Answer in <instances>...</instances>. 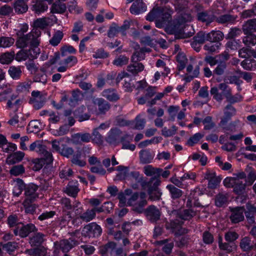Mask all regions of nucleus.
<instances>
[{
  "label": "nucleus",
  "mask_w": 256,
  "mask_h": 256,
  "mask_svg": "<svg viewBox=\"0 0 256 256\" xmlns=\"http://www.w3.org/2000/svg\"><path fill=\"white\" fill-rule=\"evenodd\" d=\"M172 10L166 8L154 7L146 16V20L152 22L156 20L157 28H162L168 26L172 20Z\"/></svg>",
  "instance_id": "nucleus-1"
},
{
  "label": "nucleus",
  "mask_w": 256,
  "mask_h": 256,
  "mask_svg": "<svg viewBox=\"0 0 256 256\" xmlns=\"http://www.w3.org/2000/svg\"><path fill=\"white\" fill-rule=\"evenodd\" d=\"M128 136V134H124L118 128H114L108 132L106 140L110 144L116 146L126 140Z\"/></svg>",
  "instance_id": "nucleus-2"
},
{
  "label": "nucleus",
  "mask_w": 256,
  "mask_h": 256,
  "mask_svg": "<svg viewBox=\"0 0 256 256\" xmlns=\"http://www.w3.org/2000/svg\"><path fill=\"white\" fill-rule=\"evenodd\" d=\"M41 35V31L40 29L34 28L31 32L28 34V46L32 51L38 50V54H40V48L38 46L40 44V37Z\"/></svg>",
  "instance_id": "nucleus-3"
},
{
  "label": "nucleus",
  "mask_w": 256,
  "mask_h": 256,
  "mask_svg": "<svg viewBox=\"0 0 256 256\" xmlns=\"http://www.w3.org/2000/svg\"><path fill=\"white\" fill-rule=\"evenodd\" d=\"M38 231V228L35 225L32 223H29L24 224L23 223H20V225L17 226L14 230V232L16 236H18L21 238H25L28 236L32 232H36Z\"/></svg>",
  "instance_id": "nucleus-4"
},
{
  "label": "nucleus",
  "mask_w": 256,
  "mask_h": 256,
  "mask_svg": "<svg viewBox=\"0 0 256 256\" xmlns=\"http://www.w3.org/2000/svg\"><path fill=\"white\" fill-rule=\"evenodd\" d=\"M224 184L227 188H232L234 192L238 194H243L246 188L245 184L238 178H226Z\"/></svg>",
  "instance_id": "nucleus-5"
},
{
  "label": "nucleus",
  "mask_w": 256,
  "mask_h": 256,
  "mask_svg": "<svg viewBox=\"0 0 256 256\" xmlns=\"http://www.w3.org/2000/svg\"><path fill=\"white\" fill-rule=\"evenodd\" d=\"M196 18L198 21L206 24V26H208L214 21L216 16L209 11L204 10L202 6H196Z\"/></svg>",
  "instance_id": "nucleus-6"
},
{
  "label": "nucleus",
  "mask_w": 256,
  "mask_h": 256,
  "mask_svg": "<svg viewBox=\"0 0 256 256\" xmlns=\"http://www.w3.org/2000/svg\"><path fill=\"white\" fill-rule=\"evenodd\" d=\"M30 150L35 151L43 156H47L48 162H53L52 154L46 150V146L40 141L36 140L32 143L30 146Z\"/></svg>",
  "instance_id": "nucleus-7"
},
{
  "label": "nucleus",
  "mask_w": 256,
  "mask_h": 256,
  "mask_svg": "<svg viewBox=\"0 0 256 256\" xmlns=\"http://www.w3.org/2000/svg\"><path fill=\"white\" fill-rule=\"evenodd\" d=\"M77 244L78 242L72 238L62 240L54 242L56 248L62 250L63 252H68Z\"/></svg>",
  "instance_id": "nucleus-8"
},
{
  "label": "nucleus",
  "mask_w": 256,
  "mask_h": 256,
  "mask_svg": "<svg viewBox=\"0 0 256 256\" xmlns=\"http://www.w3.org/2000/svg\"><path fill=\"white\" fill-rule=\"evenodd\" d=\"M182 220L176 219L166 223V228L170 230L175 235H181L188 232L186 229L182 227Z\"/></svg>",
  "instance_id": "nucleus-9"
},
{
  "label": "nucleus",
  "mask_w": 256,
  "mask_h": 256,
  "mask_svg": "<svg viewBox=\"0 0 256 256\" xmlns=\"http://www.w3.org/2000/svg\"><path fill=\"white\" fill-rule=\"evenodd\" d=\"M46 101L44 95L40 91H33L32 92V98H30V102L33 104L36 110L41 108Z\"/></svg>",
  "instance_id": "nucleus-10"
},
{
  "label": "nucleus",
  "mask_w": 256,
  "mask_h": 256,
  "mask_svg": "<svg viewBox=\"0 0 256 256\" xmlns=\"http://www.w3.org/2000/svg\"><path fill=\"white\" fill-rule=\"evenodd\" d=\"M230 208L231 212L230 218L232 224H237L244 220V212H245L244 206Z\"/></svg>",
  "instance_id": "nucleus-11"
},
{
  "label": "nucleus",
  "mask_w": 256,
  "mask_h": 256,
  "mask_svg": "<svg viewBox=\"0 0 256 256\" xmlns=\"http://www.w3.org/2000/svg\"><path fill=\"white\" fill-rule=\"evenodd\" d=\"M38 50H34V52L30 49H23L19 51L16 56V60L18 61L26 60L27 59L33 60L37 58L40 54Z\"/></svg>",
  "instance_id": "nucleus-12"
},
{
  "label": "nucleus",
  "mask_w": 256,
  "mask_h": 256,
  "mask_svg": "<svg viewBox=\"0 0 256 256\" xmlns=\"http://www.w3.org/2000/svg\"><path fill=\"white\" fill-rule=\"evenodd\" d=\"M144 214L147 219L152 222H155L158 220L161 214L159 209L154 205L148 206L145 210Z\"/></svg>",
  "instance_id": "nucleus-13"
},
{
  "label": "nucleus",
  "mask_w": 256,
  "mask_h": 256,
  "mask_svg": "<svg viewBox=\"0 0 256 256\" xmlns=\"http://www.w3.org/2000/svg\"><path fill=\"white\" fill-rule=\"evenodd\" d=\"M84 232H86L88 236L94 237L98 236L100 235L102 230L100 226L95 222L90 223L85 226L83 229Z\"/></svg>",
  "instance_id": "nucleus-14"
},
{
  "label": "nucleus",
  "mask_w": 256,
  "mask_h": 256,
  "mask_svg": "<svg viewBox=\"0 0 256 256\" xmlns=\"http://www.w3.org/2000/svg\"><path fill=\"white\" fill-rule=\"evenodd\" d=\"M227 64L225 62H220L213 70L214 78L217 82L222 80V76L224 75L226 70Z\"/></svg>",
  "instance_id": "nucleus-15"
},
{
  "label": "nucleus",
  "mask_w": 256,
  "mask_h": 256,
  "mask_svg": "<svg viewBox=\"0 0 256 256\" xmlns=\"http://www.w3.org/2000/svg\"><path fill=\"white\" fill-rule=\"evenodd\" d=\"M146 195L145 192H140V200H139L138 202L132 205V210L134 212L138 214H142L144 212L145 210L144 207L147 204V200H146Z\"/></svg>",
  "instance_id": "nucleus-16"
},
{
  "label": "nucleus",
  "mask_w": 256,
  "mask_h": 256,
  "mask_svg": "<svg viewBox=\"0 0 256 256\" xmlns=\"http://www.w3.org/2000/svg\"><path fill=\"white\" fill-rule=\"evenodd\" d=\"M236 110L230 104L227 105L224 110V116L222 119L220 124L224 128L228 130L226 127L224 126L228 121L231 117L236 114Z\"/></svg>",
  "instance_id": "nucleus-17"
},
{
  "label": "nucleus",
  "mask_w": 256,
  "mask_h": 256,
  "mask_svg": "<svg viewBox=\"0 0 256 256\" xmlns=\"http://www.w3.org/2000/svg\"><path fill=\"white\" fill-rule=\"evenodd\" d=\"M246 210L244 214L246 220L249 224H254L255 218L254 214H256V206L250 202H248L246 204Z\"/></svg>",
  "instance_id": "nucleus-18"
},
{
  "label": "nucleus",
  "mask_w": 256,
  "mask_h": 256,
  "mask_svg": "<svg viewBox=\"0 0 256 256\" xmlns=\"http://www.w3.org/2000/svg\"><path fill=\"white\" fill-rule=\"evenodd\" d=\"M204 178L208 180V188L214 189L220 182V179L217 177L214 172L207 171L204 174Z\"/></svg>",
  "instance_id": "nucleus-19"
},
{
  "label": "nucleus",
  "mask_w": 256,
  "mask_h": 256,
  "mask_svg": "<svg viewBox=\"0 0 256 256\" xmlns=\"http://www.w3.org/2000/svg\"><path fill=\"white\" fill-rule=\"evenodd\" d=\"M61 54H55L54 58L50 60V64H54L58 59L60 58V56L63 58L66 56L67 52L69 54H75L76 49L71 46H64L61 48Z\"/></svg>",
  "instance_id": "nucleus-20"
},
{
  "label": "nucleus",
  "mask_w": 256,
  "mask_h": 256,
  "mask_svg": "<svg viewBox=\"0 0 256 256\" xmlns=\"http://www.w3.org/2000/svg\"><path fill=\"white\" fill-rule=\"evenodd\" d=\"M160 184V180L156 177L151 178L148 182H143L142 186L146 189L148 192L158 190V186Z\"/></svg>",
  "instance_id": "nucleus-21"
},
{
  "label": "nucleus",
  "mask_w": 256,
  "mask_h": 256,
  "mask_svg": "<svg viewBox=\"0 0 256 256\" xmlns=\"http://www.w3.org/2000/svg\"><path fill=\"white\" fill-rule=\"evenodd\" d=\"M240 247L243 252H249L254 248L256 249V243L254 244L250 238L245 236L240 240Z\"/></svg>",
  "instance_id": "nucleus-22"
},
{
  "label": "nucleus",
  "mask_w": 256,
  "mask_h": 256,
  "mask_svg": "<svg viewBox=\"0 0 256 256\" xmlns=\"http://www.w3.org/2000/svg\"><path fill=\"white\" fill-rule=\"evenodd\" d=\"M140 163L147 164L150 163L154 158V154L150 150L144 149L139 152Z\"/></svg>",
  "instance_id": "nucleus-23"
},
{
  "label": "nucleus",
  "mask_w": 256,
  "mask_h": 256,
  "mask_svg": "<svg viewBox=\"0 0 256 256\" xmlns=\"http://www.w3.org/2000/svg\"><path fill=\"white\" fill-rule=\"evenodd\" d=\"M94 104L98 107V112L100 114H105L110 108V104L102 98H96Z\"/></svg>",
  "instance_id": "nucleus-24"
},
{
  "label": "nucleus",
  "mask_w": 256,
  "mask_h": 256,
  "mask_svg": "<svg viewBox=\"0 0 256 256\" xmlns=\"http://www.w3.org/2000/svg\"><path fill=\"white\" fill-rule=\"evenodd\" d=\"M28 0H15L14 8V10L18 14H22L26 12L28 10Z\"/></svg>",
  "instance_id": "nucleus-25"
},
{
  "label": "nucleus",
  "mask_w": 256,
  "mask_h": 256,
  "mask_svg": "<svg viewBox=\"0 0 256 256\" xmlns=\"http://www.w3.org/2000/svg\"><path fill=\"white\" fill-rule=\"evenodd\" d=\"M146 6L142 0H136L130 8V12L132 14H138L145 12Z\"/></svg>",
  "instance_id": "nucleus-26"
},
{
  "label": "nucleus",
  "mask_w": 256,
  "mask_h": 256,
  "mask_svg": "<svg viewBox=\"0 0 256 256\" xmlns=\"http://www.w3.org/2000/svg\"><path fill=\"white\" fill-rule=\"evenodd\" d=\"M80 189L78 182L73 183L70 182L64 188V192L68 196L73 198H76Z\"/></svg>",
  "instance_id": "nucleus-27"
},
{
  "label": "nucleus",
  "mask_w": 256,
  "mask_h": 256,
  "mask_svg": "<svg viewBox=\"0 0 256 256\" xmlns=\"http://www.w3.org/2000/svg\"><path fill=\"white\" fill-rule=\"evenodd\" d=\"M92 139V136L90 134L77 133L72 136V140L74 143L78 144L80 142H89Z\"/></svg>",
  "instance_id": "nucleus-28"
},
{
  "label": "nucleus",
  "mask_w": 256,
  "mask_h": 256,
  "mask_svg": "<svg viewBox=\"0 0 256 256\" xmlns=\"http://www.w3.org/2000/svg\"><path fill=\"white\" fill-rule=\"evenodd\" d=\"M242 30L244 34L256 32V18H252L246 21L242 26Z\"/></svg>",
  "instance_id": "nucleus-29"
},
{
  "label": "nucleus",
  "mask_w": 256,
  "mask_h": 256,
  "mask_svg": "<svg viewBox=\"0 0 256 256\" xmlns=\"http://www.w3.org/2000/svg\"><path fill=\"white\" fill-rule=\"evenodd\" d=\"M102 96L110 102H116L120 99V96L116 90L108 88L103 90Z\"/></svg>",
  "instance_id": "nucleus-30"
},
{
  "label": "nucleus",
  "mask_w": 256,
  "mask_h": 256,
  "mask_svg": "<svg viewBox=\"0 0 256 256\" xmlns=\"http://www.w3.org/2000/svg\"><path fill=\"white\" fill-rule=\"evenodd\" d=\"M155 244L158 246L164 245L162 250L166 254L171 253L174 246V242L169 238L156 241Z\"/></svg>",
  "instance_id": "nucleus-31"
},
{
  "label": "nucleus",
  "mask_w": 256,
  "mask_h": 256,
  "mask_svg": "<svg viewBox=\"0 0 256 256\" xmlns=\"http://www.w3.org/2000/svg\"><path fill=\"white\" fill-rule=\"evenodd\" d=\"M132 62V64L127 66L126 70L132 74L136 76L144 70V66L142 63L138 62Z\"/></svg>",
  "instance_id": "nucleus-32"
},
{
  "label": "nucleus",
  "mask_w": 256,
  "mask_h": 256,
  "mask_svg": "<svg viewBox=\"0 0 256 256\" xmlns=\"http://www.w3.org/2000/svg\"><path fill=\"white\" fill-rule=\"evenodd\" d=\"M24 156V152L18 151L9 155L6 160V163L8 164H14L20 162Z\"/></svg>",
  "instance_id": "nucleus-33"
},
{
  "label": "nucleus",
  "mask_w": 256,
  "mask_h": 256,
  "mask_svg": "<svg viewBox=\"0 0 256 256\" xmlns=\"http://www.w3.org/2000/svg\"><path fill=\"white\" fill-rule=\"evenodd\" d=\"M166 188L170 192L171 198L173 200H176L180 198L184 194V192L182 190L173 184L168 185Z\"/></svg>",
  "instance_id": "nucleus-34"
},
{
  "label": "nucleus",
  "mask_w": 256,
  "mask_h": 256,
  "mask_svg": "<svg viewBox=\"0 0 256 256\" xmlns=\"http://www.w3.org/2000/svg\"><path fill=\"white\" fill-rule=\"evenodd\" d=\"M224 34L220 30H212L207 34V41L212 42H220L223 40Z\"/></svg>",
  "instance_id": "nucleus-35"
},
{
  "label": "nucleus",
  "mask_w": 256,
  "mask_h": 256,
  "mask_svg": "<svg viewBox=\"0 0 256 256\" xmlns=\"http://www.w3.org/2000/svg\"><path fill=\"white\" fill-rule=\"evenodd\" d=\"M29 238V243L32 246H39L44 241V235L41 232H37Z\"/></svg>",
  "instance_id": "nucleus-36"
},
{
  "label": "nucleus",
  "mask_w": 256,
  "mask_h": 256,
  "mask_svg": "<svg viewBox=\"0 0 256 256\" xmlns=\"http://www.w3.org/2000/svg\"><path fill=\"white\" fill-rule=\"evenodd\" d=\"M44 158H36L32 160L34 166L32 168L34 171H38L40 170L42 166L45 164H49L52 162H48L47 156H44Z\"/></svg>",
  "instance_id": "nucleus-37"
},
{
  "label": "nucleus",
  "mask_w": 256,
  "mask_h": 256,
  "mask_svg": "<svg viewBox=\"0 0 256 256\" xmlns=\"http://www.w3.org/2000/svg\"><path fill=\"white\" fill-rule=\"evenodd\" d=\"M236 20V17L230 14H224L218 17L216 16L214 21L220 24H228L233 23Z\"/></svg>",
  "instance_id": "nucleus-38"
},
{
  "label": "nucleus",
  "mask_w": 256,
  "mask_h": 256,
  "mask_svg": "<svg viewBox=\"0 0 256 256\" xmlns=\"http://www.w3.org/2000/svg\"><path fill=\"white\" fill-rule=\"evenodd\" d=\"M162 170L160 168H155L151 165H146L144 168V174L149 176H159Z\"/></svg>",
  "instance_id": "nucleus-39"
},
{
  "label": "nucleus",
  "mask_w": 256,
  "mask_h": 256,
  "mask_svg": "<svg viewBox=\"0 0 256 256\" xmlns=\"http://www.w3.org/2000/svg\"><path fill=\"white\" fill-rule=\"evenodd\" d=\"M48 9L46 4L40 0H36L35 4L32 5V10L36 14H40Z\"/></svg>",
  "instance_id": "nucleus-40"
},
{
  "label": "nucleus",
  "mask_w": 256,
  "mask_h": 256,
  "mask_svg": "<svg viewBox=\"0 0 256 256\" xmlns=\"http://www.w3.org/2000/svg\"><path fill=\"white\" fill-rule=\"evenodd\" d=\"M66 10V6L64 3L60 0L52 4L50 8V12L52 14H63Z\"/></svg>",
  "instance_id": "nucleus-41"
},
{
  "label": "nucleus",
  "mask_w": 256,
  "mask_h": 256,
  "mask_svg": "<svg viewBox=\"0 0 256 256\" xmlns=\"http://www.w3.org/2000/svg\"><path fill=\"white\" fill-rule=\"evenodd\" d=\"M60 60L59 62L60 65H66L68 67L72 66L76 64L78 62V59L76 57L73 56H70L66 58L61 57L60 59Z\"/></svg>",
  "instance_id": "nucleus-42"
},
{
  "label": "nucleus",
  "mask_w": 256,
  "mask_h": 256,
  "mask_svg": "<svg viewBox=\"0 0 256 256\" xmlns=\"http://www.w3.org/2000/svg\"><path fill=\"white\" fill-rule=\"evenodd\" d=\"M81 156V153L78 151L76 154L73 155L71 159L72 164L80 167L84 166L86 164V161L84 159H82Z\"/></svg>",
  "instance_id": "nucleus-43"
},
{
  "label": "nucleus",
  "mask_w": 256,
  "mask_h": 256,
  "mask_svg": "<svg viewBox=\"0 0 256 256\" xmlns=\"http://www.w3.org/2000/svg\"><path fill=\"white\" fill-rule=\"evenodd\" d=\"M246 36L242 38V42L247 46L256 44V36L253 33L244 34Z\"/></svg>",
  "instance_id": "nucleus-44"
},
{
  "label": "nucleus",
  "mask_w": 256,
  "mask_h": 256,
  "mask_svg": "<svg viewBox=\"0 0 256 256\" xmlns=\"http://www.w3.org/2000/svg\"><path fill=\"white\" fill-rule=\"evenodd\" d=\"M240 64L244 70H253L256 68V60L252 58L245 59L241 62Z\"/></svg>",
  "instance_id": "nucleus-45"
},
{
  "label": "nucleus",
  "mask_w": 256,
  "mask_h": 256,
  "mask_svg": "<svg viewBox=\"0 0 256 256\" xmlns=\"http://www.w3.org/2000/svg\"><path fill=\"white\" fill-rule=\"evenodd\" d=\"M228 196L227 194L219 193L215 198L216 205L221 207L226 204Z\"/></svg>",
  "instance_id": "nucleus-46"
},
{
  "label": "nucleus",
  "mask_w": 256,
  "mask_h": 256,
  "mask_svg": "<svg viewBox=\"0 0 256 256\" xmlns=\"http://www.w3.org/2000/svg\"><path fill=\"white\" fill-rule=\"evenodd\" d=\"M25 188V185L23 181L20 178L15 180L14 186L13 190V194L16 196H18L22 193V190Z\"/></svg>",
  "instance_id": "nucleus-47"
},
{
  "label": "nucleus",
  "mask_w": 256,
  "mask_h": 256,
  "mask_svg": "<svg viewBox=\"0 0 256 256\" xmlns=\"http://www.w3.org/2000/svg\"><path fill=\"white\" fill-rule=\"evenodd\" d=\"M32 198H26L23 202V206L25 209L26 212L28 214H33L36 210V206L34 204H32Z\"/></svg>",
  "instance_id": "nucleus-48"
},
{
  "label": "nucleus",
  "mask_w": 256,
  "mask_h": 256,
  "mask_svg": "<svg viewBox=\"0 0 256 256\" xmlns=\"http://www.w3.org/2000/svg\"><path fill=\"white\" fill-rule=\"evenodd\" d=\"M176 60L178 62V70H182L188 62V59L183 53H178L176 56Z\"/></svg>",
  "instance_id": "nucleus-49"
},
{
  "label": "nucleus",
  "mask_w": 256,
  "mask_h": 256,
  "mask_svg": "<svg viewBox=\"0 0 256 256\" xmlns=\"http://www.w3.org/2000/svg\"><path fill=\"white\" fill-rule=\"evenodd\" d=\"M96 213L94 212V210L88 209L80 215V219L87 222L92 220L96 217Z\"/></svg>",
  "instance_id": "nucleus-50"
},
{
  "label": "nucleus",
  "mask_w": 256,
  "mask_h": 256,
  "mask_svg": "<svg viewBox=\"0 0 256 256\" xmlns=\"http://www.w3.org/2000/svg\"><path fill=\"white\" fill-rule=\"evenodd\" d=\"M194 42L192 44H202L207 40V34L203 32H198L194 38Z\"/></svg>",
  "instance_id": "nucleus-51"
},
{
  "label": "nucleus",
  "mask_w": 256,
  "mask_h": 256,
  "mask_svg": "<svg viewBox=\"0 0 256 256\" xmlns=\"http://www.w3.org/2000/svg\"><path fill=\"white\" fill-rule=\"evenodd\" d=\"M236 246L234 244H231L229 242H224L220 246L219 248L223 251H225L227 254L234 252L236 249Z\"/></svg>",
  "instance_id": "nucleus-52"
},
{
  "label": "nucleus",
  "mask_w": 256,
  "mask_h": 256,
  "mask_svg": "<svg viewBox=\"0 0 256 256\" xmlns=\"http://www.w3.org/2000/svg\"><path fill=\"white\" fill-rule=\"evenodd\" d=\"M14 52L3 54L0 56V62L2 64H10L14 60Z\"/></svg>",
  "instance_id": "nucleus-53"
},
{
  "label": "nucleus",
  "mask_w": 256,
  "mask_h": 256,
  "mask_svg": "<svg viewBox=\"0 0 256 256\" xmlns=\"http://www.w3.org/2000/svg\"><path fill=\"white\" fill-rule=\"evenodd\" d=\"M2 250L10 254L18 247L17 243L15 242H8L0 246Z\"/></svg>",
  "instance_id": "nucleus-54"
},
{
  "label": "nucleus",
  "mask_w": 256,
  "mask_h": 256,
  "mask_svg": "<svg viewBox=\"0 0 256 256\" xmlns=\"http://www.w3.org/2000/svg\"><path fill=\"white\" fill-rule=\"evenodd\" d=\"M28 34L18 36L16 44L18 48H24L28 47Z\"/></svg>",
  "instance_id": "nucleus-55"
},
{
  "label": "nucleus",
  "mask_w": 256,
  "mask_h": 256,
  "mask_svg": "<svg viewBox=\"0 0 256 256\" xmlns=\"http://www.w3.org/2000/svg\"><path fill=\"white\" fill-rule=\"evenodd\" d=\"M64 34L60 30L56 31L52 38L50 40V43L53 46H57L62 38Z\"/></svg>",
  "instance_id": "nucleus-56"
},
{
  "label": "nucleus",
  "mask_w": 256,
  "mask_h": 256,
  "mask_svg": "<svg viewBox=\"0 0 256 256\" xmlns=\"http://www.w3.org/2000/svg\"><path fill=\"white\" fill-rule=\"evenodd\" d=\"M74 152V150L72 148L70 147L65 144H62V149L60 154L62 156L68 158L72 156Z\"/></svg>",
  "instance_id": "nucleus-57"
},
{
  "label": "nucleus",
  "mask_w": 256,
  "mask_h": 256,
  "mask_svg": "<svg viewBox=\"0 0 256 256\" xmlns=\"http://www.w3.org/2000/svg\"><path fill=\"white\" fill-rule=\"evenodd\" d=\"M196 215V212L192 209L184 210L180 214V218L184 220H190Z\"/></svg>",
  "instance_id": "nucleus-58"
},
{
  "label": "nucleus",
  "mask_w": 256,
  "mask_h": 256,
  "mask_svg": "<svg viewBox=\"0 0 256 256\" xmlns=\"http://www.w3.org/2000/svg\"><path fill=\"white\" fill-rule=\"evenodd\" d=\"M204 135L200 133H196L190 138L186 142V144L190 146H192L195 144L198 143L200 140L204 137Z\"/></svg>",
  "instance_id": "nucleus-59"
},
{
  "label": "nucleus",
  "mask_w": 256,
  "mask_h": 256,
  "mask_svg": "<svg viewBox=\"0 0 256 256\" xmlns=\"http://www.w3.org/2000/svg\"><path fill=\"white\" fill-rule=\"evenodd\" d=\"M145 58V54L144 52V50L140 48V50H136L132 54L131 57L132 62H140Z\"/></svg>",
  "instance_id": "nucleus-60"
},
{
  "label": "nucleus",
  "mask_w": 256,
  "mask_h": 256,
  "mask_svg": "<svg viewBox=\"0 0 256 256\" xmlns=\"http://www.w3.org/2000/svg\"><path fill=\"white\" fill-rule=\"evenodd\" d=\"M93 142L101 144L104 142L103 136L98 132V128L94 130L92 133V139Z\"/></svg>",
  "instance_id": "nucleus-61"
},
{
  "label": "nucleus",
  "mask_w": 256,
  "mask_h": 256,
  "mask_svg": "<svg viewBox=\"0 0 256 256\" xmlns=\"http://www.w3.org/2000/svg\"><path fill=\"white\" fill-rule=\"evenodd\" d=\"M48 20L46 18L37 19L34 22V28L44 29L48 25Z\"/></svg>",
  "instance_id": "nucleus-62"
},
{
  "label": "nucleus",
  "mask_w": 256,
  "mask_h": 256,
  "mask_svg": "<svg viewBox=\"0 0 256 256\" xmlns=\"http://www.w3.org/2000/svg\"><path fill=\"white\" fill-rule=\"evenodd\" d=\"M128 60L126 56L120 55L114 60L112 64L117 66H122L128 64Z\"/></svg>",
  "instance_id": "nucleus-63"
},
{
  "label": "nucleus",
  "mask_w": 256,
  "mask_h": 256,
  "mask_svg": "<svg viewBox=\"0 0 256 256\" xmlns=\"http://www.w3.org/2000/svg\"><path fill=\"white\" fill-rule=\"evenodd\" d=\"M14 42V38L10 37H0V47L8 48L12 46Z\"/></svg>",
  "instance_id": "nucleus-64"
}]
</instances>
